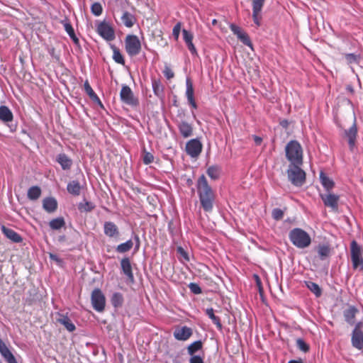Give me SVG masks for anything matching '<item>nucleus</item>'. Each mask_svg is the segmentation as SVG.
Here are the masks:
<instances>
[{"instance_id": "10", "label": "nucleus", "mask_w": 363, "mask_h": 363, "mask_svg": "<svg viewBox=\"0 0 363 363\" xmlns=\"http://www.w3.org/2000/svg\"><path fill=\"white\" fill-rule=\"evenodd\" d=\"M320 197L325 206L330 208L333 211H337L338 201L340 199V196L338 195L332 194L329 191L326 194H320Z\"/></svg>"}, {"instance_id": "28", "label": "nucleus", "mask_w": 363, "mask_h": 363, "mask_svg": "<svg viewBox=\"0 0 363 363\" xmlns=\"http://www.w3.org/2000/svg\"><path fill=\"white\" fill-rule=\"evenodd\" d=\"M67 191L73 196H79L81 193L82 186L77 180H72L67 184Z\"/></svg>"}, {"instance_id": "31", "label": "nucleus", "mask_w": 363, "mask_h": 363, "mask_svg": "<svg viewBox=\"0 0 363 363\" xmlns=\"http://www.w3.org/2000/svg\"><path fill=\"white\" fill-rule=\"evenodd\" d=\"M65 225V221L64 218L58 217L51 220L49 222V226L52 230H60Z\"/></svg>"}, {"instance_id": "60", "label": "nucleus", "mask_w": 363, "mask_h": 363, "mask_svg": "<svg viewBox=\"0 0 363 363\" xmlns=\"http://www.w3.org/2000/svg\"><path fill=\"white\" fill-rule=\"evenodd\" d=\"M281 125L284 127V128H286L287 125H288V121L284 120V121H282L281 123H280Z\"/></svg>"}, {"instance_id": "30", "label": "nucleus", "mask_w": 363, "mask_h": 363, "mask_svg": "<svg viewBox=\"0 0 363 363\" xmlns=\"http://www.w3.org/2000/svg\"><path fill=\"white\" fill-rule=\"evenodd\" d=\"M206 314L212 320V322L216 325L217 328L219 330H222V324L220 323V320L218 316L215 315L213 308H206Z\"/></svg>"}, {"instance_id": "56", "label": "nucleus", "mask_w": 363, "mask_h": 363, "mask_svg": "<svg viewBox=\"0 0 363 363\" xmlns=\"http://www.w3.org/2000/svg\"><path fill=\"white\" fill-rule=\"evenodd\" d=\"M133 239H134V240L135 242V250H138V249L140 248V238H139V236L138 235H134Z\"/></svg>"}, {"instance_id": "8", "label": "nucleus", "mask_w": 363, "mask_h": 363, "mask_svg": "<svg viewBox=\"0 0 363 363\" xmlns=\"http://www.w3.org/2000/svg\"><path fill=\"white\" fill-rule=\"evenodd\" d=\"M91 304L94 309L98 312H102L105 308L106 298L99 289L93 290L91 296Z\"/></svg>"}, {"instance_id": "63", "label": "nucleus", "mask_w": 363, "mask_h": 363, "mask_svg": "<svg viewBox=\"0 0 363 363\" xmlns=\"http://www.w3.org/2000/svg\"><path fill=\"white\" fill-rule=\"evenodd\" d=\"M175 363H180V362H178V361H176V362H175Z\"/></svg>"}, {"instance_id": "40", "label": "nucleus", "mask_w": 363, "mask_h": 363, "mask_svg": "<svg viewBox=\"0 0 363 363\" xmlns=\"http://www.w3.org/2000/svg\"><path fill=\"white\" fill-rule=\"evenodd\" d=\"M123 302V297L121 293L116 292L112 295L111 303L115 308L122 306Z\"/></svg>"}, {"instance_id": "27", "label": "nucleus", "mask_w": 363, "mask_h": 363, "mask_svg": "<svg viewBox=\"0 0 363 363\" xmlns=\"http://www.w3.org/2000/svg\"><path fill=\"white\" fill-rule=\"evenodd\" d=\"M320 180L327 192L330 191L334 187L335 183L333 179L329 178L323 172H320Z\"/></svg>"}, {"instance_id": "61", "label": "nucleus", "mask_w": 363, "mask_h": 363, "mask_svg": "<svg viewBox=\"0 0 363 363\" xmlns=\"http://www.w3.org/2000/svg\"><path fill=\"white\" fill-rule=\"evenodd\" d=\"M133 24H125V26L128 28H130L133 26Z\"/></svg>"}, {"instance_id": "38", "label": "nucleus", "mask_w": 363, "mask_h": 363, "mask_svg": "<svg viewBox=\"0 0 363 363\" xmlns=\"http://www.w3.org/2000/svg\"><path fill=\"white\" fill-rule=\"evenodd\" d=\"M202 348V342L201 340H197L191 343L187 347L188 354L191 356L194 355L197 351L200 350Z\"/></svg>"}, {"instance_id": "41", "label": "nucleus", "mask_w": 363, "mask_h": 363, "mask_svg": "<svg viewBox=\"0 0 363 363\" xmlns=\"http://www.w3.org/2000/svg\"><path fill=\"white\" fill-rule=\"evenodd\" d=\"M306 284L308 289L311 292H313L315 295V296H317V297L320 296L321 289H320V286H318V284H317L315 282H312V281H307Z\"/></svg>"}, {"instance_id": "11", "label": "nucleus", "mask_w": 363, "mask_h": 363, "mask_svg": "<svg viewBox=\"0 0 363 363\" xmlns=\"http://www.w3.org/2000/svg\"><path fill=\"white\" fill-rule=\"evenodd\" d=\"M230 28L238 39L245 45L252 49V43L247 33L243 30L238 24H230Z\"/></svg>"}, {"instance_id": "29", "label": "nucleus", "mask_w": 363, "mask_h": 363, "mask_svg": "<svg viewBox=\"0 0 363 363\" xmlns=\"http://www.w3.org/2000/svg\"><path fill=\"white\" fill-rule=\"evenodd\" d=\"M317 252L319 258L321 260H325L330 257L331 248L328 245H319L317 248Z\"/></svg>"}, {"instance_id": "39", "label": "nucleus", "mask_w": 363, "mask_h": 363, "mask_svg": "<svg viewBox=\"0 0 363 363\" xmlns=\"http://www.w3.org/2000/svg\"><path fill=\"white\" fill-rule=\"evenodd\" d=\"M113 50V59L118 64L124 65L125 61L120 50L114 45H111Z\"/></svg>"}, {"instance_id": "2", "label": "nucleus", "mask_w": 363, "mask_h": 363, "mask_svg": "<svg viewBox=\"0 0 363 363\" xmlns=\"http://www.w3.org/2000/svg\"><path fill=\"white\" fill-rule=\"evenodd\" d=\"M289 238L292 244L300 249L308 247L311 243L309 234L301 228L292 229L289 232Z\"/></svg>"}, {"instance_id": "51", "label": "nucleus", "mask_w": 363, "mask_h": 363, "mask_svg": "<svg viewBox=\"0 0 363 363\" xmlns=\"http://www.w3.org/2000/svg\"><path fill=\"white\" fill-rule=\"evenodd\" d=\"M189 287L191 291L195 294H199L202 292L201 287L197 284L191 283L189 285Z\"/></svg>"}, {"instance_id": "18", "label": "nucleus", "mask_w": 363, "mask_h": 363, "mask_svg": "<svg viewBox=\"0 0 363 363\" xmlns=\"http://www.w3.org/2000/svg\"><path fill=\"white\" fill-rule=\"evenodd\" d=\"M191 335L192 330L187 326H183L174 332V337L177 340H187Z\"/></svg>"}, {"instance_id": "32", "label": "nucleus", "mask_w": 363, "mask_h": 363, "mask_svg": "<svg viewBox=\"0 0 363 363\" xmlns=\"http://www.w3.org/2000/svg\"><path fill=\"white\" fill-rule=\"evenodd\" d=\"M41 195V189L38 186H33L28 189L27 196L30 200H37Z\"/></svg>"}, {"instance_id": "3", "label": "nucleus", "mask_w": 363, "mask_h": 363, "mask_svg": "<svg viewBox=\"0 0 363 363\" xmlns=\"http://www.w3.org/2000/svg\"><path fill=\"white\" fill-rule=\"evenodd\" d=\"M286 156L291 164H301L303 162V150L298 142L291 140L286 146Z\"/></svg>"}, {"instance_id": "9", "label": "nucleus", "mask_w": 363, "mask_h": 363, "mask_svg": "<svg viewBox=\"0 0 363 363\" xmlns=\"http://www.w3.org/2000/svg\"><path fill=\"white\" fill-rule=\"evenodd\" d=\"M120 97L121 100L127 105L135 106L138 104V100L134 96L131 89L127 85L122 86Z\"/></svg>"}, {"instance_id": "43", "label": "nucleus", "mask_w": 363, "mask_h": 363, "mask_svg": "<svg viewBox=\"0 0 363 363\" xmlns=\"http://www.w3.org/2000/svg\"><path fill=\"white\" fill-rule=\"evenodd\" d=\"M94 206L93 203L89 201H86L85 203H80L79 204V209L81 211L90 212L94 209Z\"/></svg>"}, {"instance_id": "37", "label": "nucleus", "mask_w": 363, "mask_h": 363, "mask_svg": "<svg viewBox=\"0 0 363 363\" xmlns=\"http://www.w3.org/2000/svg\"><path fill=\"white\" fill-rule=\"evenodd\" d=\"M84 88L85 92L93 101H98V102L101 103L99 98L98 97V96L96 94V93L92 89L88 80L85 81V82L84 84Z\"/></svg>"}, {"instance_id": "6", "label": "nucleus", "mask_w": 363, "mask_h": 363, "mask_svg": "<svg viewBox=\"0 0 363 363\" xmlns=\"http://www.w3.org/2000/svg\"><path fill=\"white\" fill-rule=\"evenodd\" d=\"M125 50L130 56H136L141 50V43L139 38L134 35H129L125 40Z\"/></svg>"}, {"instance_id": "7", "label": "nucleus", "mask_w": 363, "mask_h": 363, "mask_svg": "<svg viewBox=\"0 0 363 363\" xmlns=\"http://www.w3.org/2000/svg\"><path fill=\"white\" fill-rule=\"evenodd\" d=\"M362 327L363 323L362 321L357 323L352 333V345L359 350H363V331L362 330Z\"/></svg>"}, {"instance_id": "50", "label": "nucleus", "mask_w": 363, "mask_h": 363, "mask_svg": "<svg viewBox=\"0 0 363 363\" xmlns=\"http://www.w3.org/2000/svg\"><path fill=\"white\" fill-rule=\"evenodd\" d=\"M183 38L186 44L192 42L193 35L186 29H183Z\"/></svg>"}, {"instance_id": "23", "label": "nucleus", "mask_w": 363, "mask_h": 363, "mask_svg": "<svg viewBox=\"0 0 363 363\" xmlns=\"http://www.w3.org/2000/svg\"><path fill=\"white\" fill-rule=\"evenodd\" d=\"M57 321L62 325L69 332H73L76 329L74 324L67 315L58 313Z\"/></svg>"}, {"instance_id": "49", "label": "nucleus", "mask_w": 363, "mask_h": 363, "mask_svg": "<svg viewBox=\"0 0 363 363\" xmlns=\"http://www.w3.org/2000/svg\"><path fill=\"white\" fill-rule=\"evenodd\" d=\"M163 74L164 75V77L167 79H172L174 77V72L172 70V69L166 65L164 67V69L163 70Z\"/></svg>"}, {"instance_id": "25", "label": "nucleus", "mask_w": 363, "mask_h": 363, "mask_svg": "<svg viewBox=\"0 0 363 363\" xmlns=\"http://www.w3.org/2000/svg\"><path fill=\"white\" fill-rule=\"evenodd\" d=\"M358 312L357 308L354 306H349L343 312L344 318L345 321L352 325L354 324V320L357 313Z\"/></svg>"}, {"instance_id": "42", "label": "nucleus", "mask_w": 363, "mask_h": 363, "mask_svg": "<svg viewBox=\"0 0 363 363\" xmlns=\"http://www.w3.org/2000/svg\"><path fill=\"white\" fill-rule=\"evenodd\" d=\"M345 60L348 64L358 63L359 55L354 53H348L345 55Z\"/></svg>"}, {"instance_id": "14", "label": "nucleus", "mask_w": 363, "mask_h": 363, "mask_svg": "<svg viewBox=\"0 0 363 363\" xmlns=\"http://www.w3.org/2000/svg\"><path fill=\"white\" fill-rule=\"evenodd\" d=\"M104 233L110 238H118L120 232L118 227L112 221H106L104 223Z\"/></svg>"}, {"instance_id": "55", "label": "nucleus", "mask_w": 363, "mask_h": 363, "mask_svg": "<svg viewBox=\"0 0 363 363\" xmlns=\"http://www.w3.org/2000/svg\"><path fill=\"white\" fill-rule=\"evenodd\" d=\"M177 251L179 253H180V255L186 259V260H189V256H188V254L185 252V250L182 247H179L178 249H177Z\"/></svg>"}, {"instance_id": "58", "label": "nucleus", "mask_w": 363, "mask_h": 363, "mask_svg": "<svg viewBox=\"0 0 363 363\" xmlns=\"http://www.w3.org/2000/svg\"><path fill=\"white\" fill-rule=\"evenodd\" d=\"M50 258L51 259H52V260L56 261V262H60V259H59V257L56 255L50 253Z\"/></svg>"}, {"instance_id": "12", "label": "nucleus", "mask_w": 363, "mask_h": 363, "mask_svg": "<svg viewBox=\"0 0 363 363\" xmlns=\"http://www.w3.org/2000/svg\"><path fill=\"white\" fill-rule=\"evenodd\" d=\"M202 144L198 139H191L186 144V152L191 157H197L202 151Z\"/></svg>"}, {"instance_id": "33", "label": "nucleus", "mask_w": 363, "mask_h": 363, "mask_svg": "<svg viewBox=\"0 0 363 363\" xmlns=\"http://www.w3.org/2000/svg\"><path fill=\"white\" fill-rule=\"evenodd\" d=\"M134 242L132 240H128L126 242L118 245L116 250L118 253H125L130 251L133 247Z\"/></svg>"}, {"instance_id": "36", "label": "nucleus", "mask_w": 363, "mask_h": 363, "mask_svg": "<svg viewBox=\"0 0 363 363\" xmlns=\"http://www.w3.org/2000/svg\"><path fill=\"white\" fill-rule=\"evenodd\" d=\"M220 172L221 169L217 165L211 166L207 169V174L213 180L219 178Z\"/></svg>"}, {"instance_id": "13", "label": "nucleus", "mask_w": 363, "mask_h": 363, "mask_svg": "<svg viewBox=\"0 0 363 363\" xmlns=\"http://www.w3.org/2000/svg\"><path fill=\"white\" fill-rule=\"evenodd\" d=\"M97 33L107 41H111L115 38L114 30L109 24H98Z\"/></svg>"}, {"instance_id": "52", "label": "nucleus", "mask_w": 363, "mask_h": 363, "mask_svg": "<svg viewBox=\"0 0 363 363\" xmlns=\"http://www.w3.org/2000/svg\"><path fill=\"white\" fill-rule=\"evenodd\" d=\"M181 30V24H176L172 30V35L175 40L179 38Z\"/></svg>"}, {"instance_id": "46", "label": "nucleus", "mask_w": 363, "mask_h": 363, "mask_svg": "<svg viewBox=\"0 0 363 363\" xmlns=\"http://www.w3.org/2000/svg\"><path fill=\"white\" fill-rule=\"evenodd\" d=\"M154 160V156L152 153L149 152L144 151V155L143 157V161L145 164H150Z\"/></svg>"}, {"instance_id": "1", "label": "nucleus", "mask_w": 363, "mask_h": 363, "mask_svg": "<svg viewBox=\"0 0 363 363\" xmlns=\"http://www.w3.org/2000/svg\"><path fill=\"white\" fill-rule=\"evenodd\" d=\"M197 191L201 206L203 210L206 212L211 211L213 207L215 195L204 175H201L198 179Z\"/></svg>"}, {"instance_id": "54", "label": "nucleus", "mask_w": 363, "mask_h": 363, "mask_svg": "<svg viewBox=\"0 0 363 363\" xmlns=\"http://www.w3.org/2000/svg\"><path fill=\"white\" fill-rule=\"evenodd\" d=\"M186 45L192 55L196 54V50L194 45L193 44V42L186 43Z\"/></svg>"}, {"instance_id": "5", "label": "nucleus", "mask_w": 363, "mask_h": 363, "mask_svg": "<svg viewBox=\"0 0 363 363\" xmlns=\"http://www.w3.org/2000/svg\"><path fill=\"white\" fill-rule=\"evenodd\" d=\"M299 165L291 164L287 171L289 180L296 186H302L306 179V173Z\"/></svg>"}, {"instance_id": "21", "label": "nucleus", "mask_w": 363, "mask_h": 363, "mask_svg": "<svg viewBox=\"0 0 363 363\" xmlns=\"http://www.w3.org/2000/svg\"><path fill=\"white\" fill-rule=\"evenodd\" d=\"M55 161L60 164L62 169L65 171L69 170L72 166V160L65 153L58 154Z\"/></svg>"}, {"instance_id": "62", "label": "nucleus", "mask_w": 363, "mask_h": 363, "mask_svg": "<svg viewBox=\"0 0 363 363\" xmlns=\"http://www.w3.org/2000/svg\"><path fill=\"white\" fill-rule=\"evenodd\" d=\"M211 23H217V20L216 19H213Z\"/></svg>"}, {"instance_id": "20", "label": "nucleus", "mask_w": 363, "mask_h": 363, "mask_svg": "<svg viewBox=\"0 0 363 363\" xmlns=\"http://www.w3.org/2000/svg\"><path fill=\"white\" fill-rule=\"evenodd\" d=\"M177 127L181 135L187 138L193 135V126L185 121H182L177 124Z\"/></svg>"}, {"instance_id": "35", "label": "nucleus", "mask_w": 363, "mask_h": 363, "mask_svg": "<svg viewBox=\"0 0 363 363\" xmlns=\"http://www.w3.org/2000/svg\"><path fill=\"white\" fill-rule=\"evenodd\" d=\"M152 86L155 95L158 97H162L164 94V87L160 81L156 79L152 80Z\"/></svg>"}, {"instance_id": "48", "label": "nucleus", "mask_w": 363, "mask_h": 363, "mask_svg": "<svg viewBox=\"0 0 363 363\" xmlns=\"http://www.w3.org/2000/svg\"><path fill=\"white\" fill-rule=\"evenodd\" d=\"M121 20L123 23H133V16L128 11H124L121 16Z\"/></svg>"}, {"instance_id": "15", "label": "nucleus", "mask_w": 363, "mask_h": 363, "mask_svg": "<svg viewBox=\"0 0 363 363\" xmlns=\"http://www.w3.org/2000/svg\"><path fill=\"white\" fill-rule=\"evenodd\" d=\"M345 135L348 139V145L351 151L355 147L356 140L357 136V128L356 124V118H354L352 125L345 131Z\"/></svg>"}, {"instance_id": "24", "label": "nucleus", "mask_w": 363, "mask_h": 363, "mask_svg": "<svg viewBox=\"0 0 363 363\" xmlns=\"http://www.w3.org/2000/svg\"><path fill=\"white\" fill-rule=\"evenodd\" d=\"M43 208L48 213H53L57 208V200L53 197L45 198L43 201Z\"/></svg>"}, {"instance_id": "44", "label": "nucleus", "mask_w": 363, "mask_h": 363, "mask_svg": "<svg viewBox=\"0 0 363 363\" xmlns=\"http://www.w3.org/2000/svg\"><path fill=\"white\" fill-rule=\"evenodd\" d=\"M296 346L303 352H307L309 350V345L301 338L296 340Z\"/></svg>"}, {"instance_id": "19", "label": "nucleus", "mask_w": 363, "mask_h": 363, "mask_svg": "<svg viewBox=\"0 0 363 363\" xmlns=\"http://www.w3.org/2000/svg\"><path fill=\"white\" fill-rule=\"evenodd\" d=\"M264 0H252V17L255 23H259L261 20V12Z\"/></svg>"}, {"instance_id": "16", "label": "nucleus", "mask_w": 363, "mask_h": 363, "mask_svg": "<svg viewBox=\"0 0 363 363\" xmlns=\"http://www.w3.org/2000/svg\"><path fill=\"white\" fill-rule=\"evenodd\" d=\"M121 267L123 273L127 277L131 282L134 281V276L132 271L130 260L128 257H124L121 261Z\"/></svg>"}, {"instance_id": "59", "label": "nucleus", "mask_w": 363, "mask_h": 363, "mask_svg": "<svg viewBox=\"0 0 363 363\" xmlns=\"http://www.w3.org/2000/svg\"><path fill=\"white\" fill-rule=\"evenodd\" d=\"M288 363H303V362L301 358H299L298 359H291L289 361Z\"/></svg>"}, {"instance_id": "53", "label": "nucleus", "mask_w": 363, "mask_h": 363, "mask_svg": "<svg viewBox=\"0 0 363 363\" xmlns=\"http://www.w3.org/2000/svg\"><path fill=\"white\" fill-rule=\"evenodd\" d=\"M189 363H204L203 358L199 355H193L189 359Z\"/></svg>"}, {"instance_id": "22", "label": "nucleus", "mask_w": 363, "mask_h": 363, "mask_svg": "<svg viewBox=\"0 0 363 363\" xmlns=\"http://www.w3.org/2000/svg\"><path fill=\"white\" fill-rule=\"evenodd\" d=\"M1 230L3 234L12 242L15 243H19L22 242L23 239L21 236L13 229L2 225Z\"/></svg>"}, {"instance_id": "17", "label": "nucleus", "mask_w": 363, "mask_h": 363, "mask_svg": "<svg viewBox=\"0 0 363 363\" xmlns=\"http://www.w3.org/2000/svg\"><path fill=\"white\" fill-rule=\"evenodd\" d=\"M186 96L189 104L192 106V108H196L197 105L194 99L193 84L189 78H186Z\"/></svg>"}, {"instance_id": "57", "label": "nucleus", "mask_w": 363, "mask_h": 363, "mask_svg": "<svg viewBox=\"0 0 363 363\" xmlns=\"http://www.w3.org/2000/svg\"><path fill=\"white\" fill-rule=\"evenodd\" d=\"M254 140L257 145H260L262 141V138L258 136H254Z\"/></svg>"}, {"instance_id": "4", "label": "nucleus", "mask_w": 363, "mask_h": 363, "mask_svg": "<svg viewBox=\"0 0 363 363\" xmlns=\"http://www.w3.org/2000/svg\"><path fill=\"white\" fill-rule=\"evenodd\" d=\"M350 257L353 269L363 271V247L355 240L350 243Z\"/></svg>"}, {"instance_id": "45", "label": "nucleus", "mask_w": 363, "mask_h": 363, "mask_svg": "<svg viewBox=\"0 0 363 363\" xmlns=\"http://www.w3.org/2000/svg\"><path fill=\"white\" fill-rule=\"evenodd\" d=\"M91 10L95 16H99L102 13V6L99 3H94L91 5Z\"/></svg>"}, {"instance_id": "47", "label": "nucleus", "mask_w": 363, "mask_h": 363, "mask_svg": "<svg viewBox=\"0 0 363 363\" xmlns=\"http://www.w3.org/2000/svg\"><path fill=\"white\" fill-rule=\"evenodd\" d=\"M272 216L274 220H279L284 216V211L280 208H274L272 212Z\"/></svg>"}, {"instance_id": "26", "label": "nucleus", "mask_w": 363, "mask_h": 363, "mask_svg": "<svg viewBox=\"0 0 363 363\" xmlns=\"http://www.w3.org/2000/svg\"><path fill=\"white\" fill-rule=\"evenodd\" d=\"M13 115L11 111L6 106H0V121L3 123L11 122Z\"/></svg>"}, {"instance_id": "34", "label": "nucleus", "mask_w": 363, "mask_h": 363, "mask_svg": "<svg viewBox=\"0 0 363 363\" xmlns=\"http://www.w3.org/2000/svg\"><path fill=\"white\" fill-rule=\"evenodd\" d=\"M65 30L76 45H79V40L77 38L72 24H64Z\"/></svg>"}]
</instances>
